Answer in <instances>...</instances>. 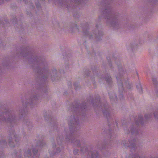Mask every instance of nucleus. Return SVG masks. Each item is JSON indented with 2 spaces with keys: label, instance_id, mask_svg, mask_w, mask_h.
<instances>
[{
  "label": "nucleus",
  "instance_id": "f257e3e1",
  "mask_svg": "<svg viewBox=\"0 0 158 158\" xmlns=\"http://www.w3.org/2000/svg\"><path fill=\"white\" fill-rule=\"evenodd\" d=\"M78 125L79 122L77 116L74 115L73 117H72L69 118V126L70 134L69 135L67 134L65 139L66 141L73 143L77 146L79 147L80 145V141L75 138L73 136V134L77 130Z\"/></svg>",
  "mask_w": 158,
  "mask_h": 158
},
{
  "label": "nucleus",
  "instance_id": "f03ea898",
  "mask_svg": "<svg viewBox=\"0 0 158 158\" xmlns=\"http://www.w3.org/2000/svg\"><path fill=\"white\" fill-rule=\"evenodd\" d=\"M123 70L122 69L120 71L119 73L116 76L118 86L119 97L121 99H123V97L122 94L124 89L123 87V84L124 83L125 85L127 88H130L131 86V85L128 82V79H127L126 81L124 80L123 77Z\"/></svg>",
  "mask_w": 158,
  "mask_h": 158
},
{
  "label": "nucleus",
  "instance_id": "7ed1b4c3",
  "mask_svg": "<svg viewBox=\"0 0 158 158\" xmlns=\"http://www.w3.org/2000/svg\"><path fill=\"white\" fill-rule=\"evenodd\" d=\"M135 123H133L131 125L130 130L127 128H125V132L126 134L131 133L132 135H136L138 132V127L139 125V124L142 125L143 123V120L142 117L139 116L138 120H135Z\"/></svg>",
  "mask_w": 158,
  "mask_h": 158
},
{
  "label": "nucleus",
  "instance_id": "20e7f679",
  "mask_svg": "<svg viewBox=\"0 0 158 158\" xmlns=\"http://www.w3.org/2000/svg\"><path fill=\"white\" fill-rule=\"evenodd\" d=\"M3 117L2 116V113L0 114V119L2 120L3 122H7L12 123L15 120V116L12 115L11 113L8 110H7L3 113Z\"/></svg>",
  "mask_w": 158,
  "mask_h": 158
},
{
  "label": "nucleus",
  "instance_id": "39448f33",
  "mask_svg": "<svg viewBox=\"0 0 158 158\" xmlns=\"http://www.w3.org/2000/svg\"><path fill=\"white\" fill-rule=\"evenodd\" d=\"M129 144H128L127 141L123 140L121 143V145L125 147H129L131 152H135L137 148L136 140L133 138H131L129 139Z\"/></svg>",
  "mask_w": 158,
  "mask_h": 158
},
{
  "label": "nucleus",
  "instance_id": "423d86ee",
  "mask_svg": "<svg viewBox=\"0 0 158 158\" xmlns=\"http://www.w3.org/2000/svg\"><path fill=\"white\" fill-rule=\"evenodd\" d=\"M45 73V75L46 74L47 75V78L50 77L52 80L54 79L57 76V71L55 69H52L51 72H49L48 70H47Z\"/></svg>",
  "mask_w": 158,
  "mask_h": 158
},
{
  "label": "nucleus",
  "instance_id": "0eeeda50",
  "mask_svg": "<svg viewBox=\"0 0 158 158\" xmlns=\"http://www.w3.org/2000/svg\"><path fill=\"white\" fill-rule=\"evenodd\" d=\"M105 13L107 14L108 16L107 17V19H111L113 20V16L112 14L110 12V10L109 6H106L105 9Z\"/></svg>",
  "mask_w": 158,
  "mask_h": 158
},
{
  "label": "nucleus",
  "instance_id": "6e6552de",
  "mask_svg": "<svg viewBox=\"0 0 158 158\" xmlns=\"http://www.w3.org/2000/svg\"><path fill=\"white\" fill-rule=\"evenodd\" d=\"M99 156V154L98 153L97 151H91L88 154L87 158H96Z\"/></svg>",
  "mask_w": 158,
  "mask_h": 158
},
{
  "label": "nucleus",
  "instance_id": "1a4fd4ad",
  "mask_svg": "<svg viewBox=\"0 0 158 158\" xmlns=\"http://www.w3.org/2000/svg\"><path fill=\"white\" fill-rule=\"evenodd\" d=\"M105 109L103 111V113L104 116H106L107 118L109 117L110 115V113L109 112L108 109L107 105H105L104 106Z\"/></svg>",
  "mask_w": 158,
  "mask_h": 158
},
{
  "label": "nucleus",
  "instance_id": "9d476101",
  "mask_svg": "<svg viewBox=\"0 0 158 158\" xmlns=\"http://www.w3.org/2000/svg\"><path fill=\"white\" fill-rule=\"evenodd\" d=\"M83 1L82 0H69L68 1H67L66 2H63V3L65 4V3H74L75 4L77 5H79L80 4H82Z\"/></svg>",
  "mask_w": 158,
  "mask_h": 158
},
{
  "label": "nucleus",
  "instance_id": "9b49d317",
  "mask_svg": "<svg viewBox=\"0 0 158 158\" xmlns=\"http://www.w3.org/2000/svg\"><path fill=\"white\" fill-rule=\"evenodd\" d=\"M56 150V151H54V150L53 152H51L50 151L49 152L50 153V155L51 156H53L55 155H56L58 153H60V152L61 149L60 148L58 147Z\"/></svg>",
  "mask_w": 158,
  "mask_h": 158
},
{
  "label": "nucleus",
  "instance_id": "f8f14e48",
  "mask_svg": "<svg viewBox=\"0 0 158 158\" xmlns=\"http://www.w3.org/2000/svg\"><path fill=\"white\" fill-rule=\"evenodd\" d=\"M110 99L111 101H113L116 102L117 101V97L116 96L115 94L114 93H112L109 94Z\"/></svg>",
  "mask_w": 158,
  "mask_h": 158
},
{
  "label": "nucleus",
  "instance_id": "ddd939ff",
  "mask_svg": "<svg viewBox=\"0 0 158 158\" xmlns=\"http://www.w3.org/2000/svg\"><path fill=\"white\" fill-rule=\"evenodd\" d=\"M32 60L33 61V63H37L39 61L40 59L38 58L37 56H35L32 55L31 56Z\"/></svg>",
  "mask_w": 158,
  "mask_h": 158
},
{
  "label": "nucleus",
  "instance_id": "4468645a",
  "mask_svg": "<svg viewBox=\"0 0 158 158\" xmlns=\"http://www.w3.org/2000/svg\"><path fill=\"white\" fill-rule=\"evenodd\" d=\"M31 152L30 149H28L25 150L24 152V156H25L29 157L31 155Z\"/></svg>",
  "mask_w": 158,
  "mask_h": 158
},
{
  "label": "nucleus",
  "instance_id": "2eb2a0df",
  "mask_svg": "<svg viewBox=\"0 0 158 158\" xmlns=\"http://www.w3.org/2000/svg\"><path fill=\"white\" fill-rule=\"evenodd\" d=\"M139 155L137 153L133 154L132 155L130 154L128 157V158H139Z\"/></svg>",
  "mask_w": 158,
  "mask_h": 158
},
{
  "label": "nucleus",
  "instance_id": "dca6fc26",
  "mask_svg": "<svg viewBox=\"0 0 158 158\" xmlns=\"http://www.w3.org/2000/svg\"><path fill=\"white\" fill-rule=\"evenodd\" d=\"M152 81L153 84L155 85H156L158 83L156 78L155 76H152Z\"/></svg>",
  "mask_w": 158,
  "mask_h": 158
},
{
  "label": "nucleus",
  "instance_id": "f3484780",
  "mask_svg": "<svg viewBox=\"0 0 158 158\" xmlns=\"http://www.w3.org/2000/svg\"><path fill=\"white\" fill-rule=\"evenodd\" d=\"M11 138L13 137L14 139V140H15V141L16 142L17 140L18 141L19 139L18 136H17L15 133L14 132H13L12 133V134L11 135Z\"/></svg>",
  "mask_w": 158,
  "mask_h": 158
},
{
  "label": "nucleus",
  "instance_id": "a211bd4d",
  "mask_svg": "<svg viewBox=\"0 0 158 158\" xmlns=\"http://www.w3.org/2000/svg\"><path fill=\"white\" fill-rule=\"evenodd\" d=\"M40 71H39V70H38L37 72L38 73H39V72H40L41 71H44V77H43V78H47V75L46 74L45 75V73L46 71L47 70H48L46 69L45 68H44L43 69V70L41 69H40Z\"/></svg>",
  "mask_w": 158,
  "mask_h": 158
},
{
  "label": "nucleus",
  "instance_id": "6ab92c4d",
  "mask_svg": "<svg viewBox=\"0 0 158 158\" xmlns=\"http://www.w3.org/2000/svg\"><path fill=\"white\" fill-rule=\"evenodd\" d=\"M105 80L108 84L110 83L111 81L110 76H108L107 77H105Z\"/></svg>",
  "mask_w": 158,
  "mask_h": 158
},
{
  "label": "nucleus",
  "instance_id": "aec40b11",
  "mask_svg": "<svg viewBox=\"0 0 158 158\" xmlns=\"http://www.w3.org/2000/svg\"><path fill=\"white\" fill-rule=\"evenodd\" d=\"M44 144L45 143L44 142L39 141L36 146V147H37L39 146L41 147L43 146Z\"/></svg>",
  "mask_w": 158,
  "mask_h": 158
},
{
  "label": "nucleus",
  "instance_id": "412c9836",
  "mask_svg": "<svg viewBox=\"0 0 158 158\" xmlns=\"http://www.w3.org/2000/svg\"><path fill=\"white\" fill-rule=\"evenodd\" d=\"M137 87L138 90L140 91V92H142V86L141 85L140 83H138L136 85Z\"/></svg>",
  "mask_w": 158,
  "mask_h": 158
},
{
  "label": "nucleus",
  "instance_id": "4be33fe9",
  "mask_svg": "<svg viewBox=\"0 0 158 158\" xmlns=\"http://www.w3.org/2000/svg\"><path fill=\"white\" fill-rule=\"evenodd\" d=\"M111 25L113 27H114L115 26H117L118 25V23L116 22L115 20L113 21L111 23Z\"/></svg>",
  "mask_w": 158,
  "mask_h": 158
},
{
  "label": "nucleus",
  "instance_id": "5701e85b",
  "mask_svg": "<svg viewBox=\"0 0 158 158\" xmlns=\"http://www.w3.org/2000/svg\"><path fill=\"white\" fill-rule=\"evenodd\" d=\"M81 151L84 153V152H87L88 149L86 147H84L81 148Z\"/></svg>",
  "mask_w": 158,
  "mask_h": 158
},
{
  "label": "nucleus",
  "instance_id": "b1692460",
  "mask_svg": "<svg viewBox=\"0 0 158 158\" xmlns=\"http://www.w3.org/2000/svg\"><path fill=\"white\" fill-rule=\"evenodd\" d=\"M38 0H36L37 1H35V3L36 5L37 8L39 9L40 7V3H39V2H38Z\"/></svg>",
  "mask_w": 158,
  "mask_h": 158
},
{
  "label": "nucleus",
  "instance_id": "393cba45",
  "mask_svg": "<svg viewBox=\"0 0 158 158\" xmlns=\"http://www.w3.org/2000/svg\"><path fill=\"white\" fill-rule=\"evenodd\" d=\"M152 116V115L151 114H145V117L146 119H148L149 118L151 117Z\"/></svg>",
  "mask_w": 158,
  "mask_h": 158
},
{
  "label": "nucleus",
  "instance_id": "a878e982",
  "mask_svg": "<svg viewBox=\"0 0 158 158\" xmlns=\"http://www.w3.org/2000/svg\"><path fill=\"white\" fill-rule=\"evenodd\" d=\"M56 140L58 143L60 145L61 143L60 137H59V138H57Z\"/></svg>",
  "mask_w": 158,
  "mask_h": 158
},
{
  "label": "nucleus",
  "instance_id": "bb28decb",
  "mask_svg": "<svg viewBox=\"0 0 158 158\" xmlns=\"http://www.w3.org/2000/svg\"><path fill=\"white\" fill-rule=\"evenodd\" d=\"M154 116L155 118H158V112H155L154 113Z\"/></svg>",
  "mask_w": 158,
  "mask_h": 158
},
{
  "label": "nucleus",
  "instance_id": "cd10ccee",
  "mask_svg": "<svg viewBox=\"0 0 158 158\" xmlns=\"http://www.w3.org/2000/svg\"><path fill=\"white\" fill-rule=\"evenodd\" d=\"M55 0H54V1H55ZM56 0V2H57V1H58V2H59V3H63V2H64V0Z\"/></svg>",
  "mask_w": 158,
  "mask_h": 158
},
{
  "label": "nucleus",
  "instance_id": "c85d7f7f",
  "mask_svg": "<svg viewBox=\"0 0 158 158\" xmlns=\"http://www.w3.org/2000/svg\"><path fill=\"white\" fill-rule=\"evenodd\" d=\"M78 151V150L77 149H74V150L73 151L74 154L75 155L77 153Z\"/></svg>",
  "mask_w": 158,
  "mask_h": 158
},
{
  "label": "nucleus",
  "instance_id": "c756f323",
  "mask_svg": "<svg viewBox=\"0 0 158 158\" xmlns=\"http://www.w3.org/2000/svg\"><path fill=\"white\" fill-rule=\"evenodd\" d=\"M33 149V152L34 154H35L38 151V150L36 149H34V148L32 149Z\"/></svg>",
  "mask_w": 158,
  "mask_h": 158
},
{
  "label": "nucleus",
  "instance_id": "7c9ffc66",
  "mask_svg": "<svg viewBox=\"0 0 158 158\" xmlns=\"http://www.w3.org/2000/svg\"><path fill=\"white\" fill-rule=\"evenodd\" d=\"M103 35L102 32L101 31H99L98 32V35L99 36L102 35Z\"/></svg>",
  "mask_w": 158,
  "mask_h": 158
},
{
  "label": "nucleus",
  "instance_id": "2f4dec72",
  "mask_svg": "<svg viewBox=\"0 0 158 158\" xmlns=\"http://www.w3.org/2000/svg\"><path fill=\"white\" fill-rule=\"evenodd\" d=\"M9 143L10 145V146L11 147H14V145H13V144H12V143L11 141H9Z\"/></svg>",
  "mask_w": 158,
  "mask_h": 158
},
{
  "label": "nucleus",
  "instance_id": "473e14b6",
  "mask_svg": "<svg viewBox=\"0 0 158 158\" xmlns=\"http://www.w3.org/2000/svg\"><path fill=\"white\" fill-rule=\"evenodd\" d=\"M83 31H84V33L85 34V35H88V34L87 33V32L85 31L84 28H83Z\"/></svg>",
  "mask_w": 158,
  "mask_h": 158
},
{
  "label": "nucleus",
  "instance_id": "72a5a7b5",
  "mask_svg": "<svg viewBox=\"0 0 158 158\" xmlns=\"http://www.w3.org/2000/svg\"><path fill=\"white\" fill-rule=\"evenodd\" d=\"M52 147L54 148V150H55V147H56V145H55V144H52Z\"/></svg>",
  "mask_w": 158,
  "mask_h": 158
},
{
  "label": "nucleus",
  "instance_id": "f704fd0d",
  "mask_svg": "<svg viewBox=\"0 0 158 158\" xmlns=\"http://www.w3.org/2000/svg\"><path fill=\"white\" fill-rule=\"evenodd\" d=\"M36 97H37V96H36V95H35V96H34L33 98L34 99H35L36 98Z\"/></svg>",
  "mask_w": 158,
  "mask_h": 158
},
{
  "label": "nucleus",
  "instance_id": "c9c22d12",
  "mask_svg": "<svg viewBox=\"0 0 158 158\" xmlns=\"http://www.w3.org/2000/svg\"><path fill=\"white\" fill-rule=\"evenodd\" d=\"M25 104H26V106H27V105H28V103H27L26 102Z\"/></svg>",
  "mask_w": 158,
  "mask_h": 158
},
{
  "label": "nucleus",
  "instance_id": "e433bc0d",
  "mask_svg": "<svg viewBox=\"0 0 158 158\" xmlns=\"http://www.w3.org/2000/svg\"><path fill=\"white\" fill-rule=\"evenodd\" d=\"M43 63H40V65H41V66L42 65H43Z\"/></svg>",
  "mask_w": 158,
  "mask_h": 158
},
{
  "label": "nucleus",
  "instance_id": "4c0bfd02",
  "mask_svg": "<svg viewBox=\"0 0 158 158\" xmlns=\"http://www.w3.org/2000/svg\"><path fill=\"white\" fill-rule=\"evenodd\" d=\"M23 0V1L25 3H26V1H27V0Z\"/></svg>",
  "mask_w": 158,
  "mask_h": 158
},
{
  "label": "nucleus",
  "instance_id": "58836bf2",
  "mask_svg": "<svg viewBox=\"0 0 158 158\" xmlns=\"http://www.w3.org/2000/svg\"><path fill=\"white\" fill-rule=\"evenodd\" d=\"M22 104L23 105H24V102H22Z\"/></svg>",
  "mask_w": 158,
  "mask_h": 158
},
{
  "label": "nucleus",
  "instance_id": "ea45409f",
  "mask_svg": "<svg viewBox=\"0 0 158 158\" xmlns=\"http://www.w3.org/2000/svg\"><path fill=\"white\" fill-rule=\"evenodd\" d=\"M44 0H40V1H43Z\"/></svg>",
  "mask_w": 158,
  "mask_h": 158
},
{
  "label": "nucleus",
  "instance_id": "a19ab883",
  "mask_svg": "<svg viewBox=\"0 0 158 158\" xmlns=\"http://www.w3.org/2000/svg\"><path fill=\"white\" fill-rule=\"evenodd\" d=\"M32 101H31L30 103H32Z\"/></svg>",
  "mask_w": 158,
  "mask_h": 158
}]
</instances>
